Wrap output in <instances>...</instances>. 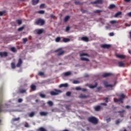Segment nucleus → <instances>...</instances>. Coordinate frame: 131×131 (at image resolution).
I'll list each match as a JSON object with an SVG mask.
<instances>
[{
  "label": "nucleus",
  "instance_id": "nucleus-1",
  "mask_svg": "<svg viewBox=\"0 0 131 131\" xmlns=\"http://www.w3.org/2000/svg\"><path fill=\"white\" fill-rule=\"evenodd\" d=\"M88 121L89 122L92 123L93 124H98L99 123V120L94 116H91L88 118Z\"/></svg>",
  "mask_w": 131,
  "mask_h": 131
},
{
  "label": "nucleus",
  "instance_id": "nucleus-2",
  "mask_svg": "<svg viewBox=\"0 0 131 131\" xmlns=\"http://www.w3.org/2000/svg\"><path fill=\"white\" fill-rule=\"evenodd\" d=\"M46 24V21L41 18H38L34 21V25H38V26H43Z\"/></svg>",
  "mask_w": 131,
  "mask_h": 131
},
{
  "label": "nucleus",
  "instance_id": "nucleus-3",
  "mask_svg": "<svg viewBox=\"0 0 131 131\" xmlns=\"http://www.w3.org/2000/svg\"><path fill=\"white\" fill-rule=\"evenodd\" d=\"M3 103V92L1 91L0 92V113L3 112V111H5V110L4 109V105L2 104Z\"/></svg>",
  "mask_w": 131,
  "mask_h": 131
},
{
  "label": "nucleus",
  "instance_id": "nucleus-4",
  "mask_svg": "<svg viewBox=\"0 0 131 131\" xmlns=\"http://www.w3.org/2000/svg\"><path fill=\"white\" fill-rule=\"evenodd\" d=\"M83 56H86L87 57H90V55H89L88 53H85L83 52L81 53L80 54V60H81V61H86L87 62H89V61H90V59H89L88 58H85L83 57Z\"/></svg>",
  "mask_w": 131,
  "mask_h": 131
},
{
  "label": "nucleus",
  "instance_id": "nucleus-5",
  "mask_svg": "<svg viewBox=\"0 0 131 131\" xmlns=\"http://www.w3.org/2000/svg\"><path fill=\"white\" fill-rule=\"evenodd\" d=\"M61 93H62V91L54 89V91L50 92V95L51 96H57V95L61 94Z\"/></svg>",
  "mask_w": 131,
  "mask_h": 131
},
{
  "label": "nucleus",
  "instance_id": "nucleus-6",
  "mask_svg": "<svg viewBox=\"0 0 131 131\" xmlns=\"http://www.w3.org/2000/svg\"><path fill=\"white\" fill-rule=\"evenodd\" d=\"M55 53H57V56H62V55H64V53H65L61 48L55 50Z\"/></svg>",
  "mask_w": 131,
  "mask_h": 131
},
{
  "label": "nucleus",
  "instance_id": "nucleus-7",
  "mask_svg": "<svg viewBox=\"0 0 131 131\" xmlns=\"http://www.w3.org/2000/svg\"><path fill=\"white\" fill-rule=\"evenodd\" d=\"M91 4L92 5H97V4L102 5V4H103V0H96L95 1L91 2Z\"/></svg>",
  "mask_w": 131,
  "mask_h": 131
},
{
  "label": "nucleus",
  "instance_id": "nucleus-8",
  "mask_svg": "<svg viewBox=\"0 0 131 131\" xmlns=\"http://www.w3.org/2000/svg\"><path fill=\"white\" fill-rule=\"evenodd\" d=\"M101 48L103 49H110L111 45L108 44H103L101 45Z\"/></svg>",
  "mask_w": 131,
  "mask_h": 131
},
{
  "label": "nucleus",
  "instance_id": "nucleus-9",
  "mask_svg": "<svg viewBox=\"0 0 131 131\" xmlns=\"http://www.w3.org/2000/svg\"><path fill=\"white\" fill-rule=\"evenodd\" d=\"M103 84H104L105 88H109V87L112 88H113V85L108 84V82H107V81H104L103 82Z\"/></svg>",
  "mask_w": 131,
  "mask_h": 131
},
{
  "label": "nucleus",
  "instance_id": "nucleus-10",
  "mask_svg": "<svg viewBox=\"0 0 131 131\" xmlns=\"http://www.w3.org/2000/svg\"><path fill=\"white\" fill-rule=\"evenodd\" d=\"M22 63H23V61H22V59L19 58L16 64V67H18V68L21 67V66L22 65Z\"/></svg>",
  "mask_w": 131,
  "mask_h": 131
},
{
  "label": "nucleus",
  "instance_id": "nucleus-11",
  "mask_svg": "<svg viewBox=\"0 0 131 131\" xmlns=\"http://www.w3.org/2000/svg\"><path fill=\"white\" fill-rule=\"evenodd\" d=\"M0 57H1V58H3V57H8V52H0Z\"/></svg>",
  "mask_w": 131,
  "mask_h": 131
},
{
  "label": "nucleus",
  "instance_id": "nucleus-12",
  "mask_svg": "<svg viewBox=\"0 0 131 131\" xmlns=\"http://www.w3.org/2000/svg\"><path fill=\"white\" fill-rule=\"evenodd\" d=\"M116 57H117V58H119V59H124L125 58V55L116 54Z\"/></svg>",
  "mask_w": 131,
  "mask_h": 131
},
{
  "label": "nucleus",
  "instance_id": "nucleus-13",
  "mask_svg": "<svg viewBox=\"0 0 131 131\" xmlns=\"http://www.w3.org/2000/svg\"><path fill=\"white\" fill-rule=\"evenodd\" d=\"M111 75H113V74L111 73H104L102 76L103 77H108V76H111Z\"/></svg>",
  "mask_w": 131,
  "mask_h": 131
},
{
  "label": "nucleus",
  "instance_id": "nucleus-14",
  "mask_svg": "<svg viewBox=\"0 0 131 131\" xmlns=\"http://www.w3.org/2000/svg\"><path fill=\"white\" fill-rule=\"evenodd\" d=\"M124 112H125V111L122 110V111H118L117 113L120 114V116H121V117H123L124 116V114H123V113H124Z\"/></svg>",
  "mask_w": 131,
  "mask_h": 131
},
{
  "label": "nucleus",
  "instance_id": "nucleus-15",
  "mask_svg": "<svg viewBox=\"0 0 131 131\" xmlns=\"http://www.w3.org/2000/svg\"><path fill=\"white\" fill-rule=\"evenodd\" d=\"M49 114V113L46 112H40V115L41 116H47Z\"/></svg>",
  "mask_w": 131,
  "mask_h": 131
},
{
  "label": "nucleus",
  "instance_id": "nucleus-16",
  "mask_svg": "<svg viewBox=\"0 0 131 131\" xmlns=\"http://www.w3.org/2000/svg\"><path fill=\"white\" fill-rule=\"evenodd\" d=\"M39 2V0H32V4L33 6H34L35 5H37V4H38Z\"/></svg>",
  "mask_w": 131,
  "mask_h": 131
},
{
  "label": "nucleus",
  "instance_id": "nucleus-17",
  "mask_svg": "<svg viewBox=\"0 0 131 131\" xmlns=\"http://www.w3.org/2000/svg\"><path fill=\"white\" fill-rule=\"evenodd\" d=\"M30 88L31 89L32 91H36V86L34 84H32L30 86Z\"/></svg>",
  "mask_w": 131,
  "mask_h": 131
},
{
  "label": "nucleus",
  "instance_id": "nucleus-18",
  "mask_svg": "<svg viewBox=\"0 0 131 131\" xmlns=\"http://www.w3.org/2000/svg\"><path fill=\"white\" fill-rule=\"evenodd\" d=\"M122 12H121V11H119L115 14V17L117 18L118 16H120V15H122Z\"/></svg>",
  "mask_w": 131,
  "mask_h": 131
},
{
  "label": "nucleus",
  "instance_id": "nucleus-19",
  "mask_svg": "<svg viewBox=\"0 0 131 131\" xmlns=\"http://www.w3.org/2000/svg\"><path fill=\"white\" fill-rule=\"evenodd\" d=\"M79 98H80V99H85V98H88V96L86 95L81 94L79 95Z\"/></svg>",
  "mask_w": 131,
  "mask_h": 131
},
{
  "label": "nucleus",
  "instance_id": "nucleus-20",
  "mask_svg": "<svg viewBox=\"0 0 131 131\" xmlns=\"http://www.w3.org/2000/svg\"><path fill=\"white\" fill-rule=\"evenodd\" d=\"M81 39L83 40V41H89V38H88V37H82Z\"/></svg>",
  "mask_w": 131,
  "mask_h": 131
},
{
  "label": "nucleus",
  "instance_id": "nucleus-21",
  "mask_svg": "<svg viewBox=\"0 0 131 131\" xmlns=\"http://www.w3.org/2000/svg\"><path fill=\"white\" fill-rule=\"evenodd\" d=\"M10 51L13 53H17V49L15 47H11L10 48Z\"/></svg>",
  "mask_w": 131,
  "mask_h": 131
},
{
  "label": "nucleus",
  "instance_id": "nucleus-22",
  "mask_svg": "<svg viewBox=\"0 0 131 131\" xmlns=\"http://www.w3.org/2000/svg\"><path fill=\"white\" fill-rule=\"evenodd\" d=\"M94 109L96 111H100L101 110V106L97 105L94 107Z\"/></svg>",
  "mask_w": 131,
  "mask_h": 131
},
{
  "label": "nucleus",
  "instance_id": "nucleus-23",
  "mask_svg": "<svg viewBox=\"0 0 131 131\" xmlns=\"http://www.w3.org/2000/svg\"><path fill=\"white\" fill-rule=\"evenodd\" d=\"M62 41L63 42H68L70 41V39L63 37Z\"/></svg>",
  "mask_w": 131,
  "mask_h": 131
},
{
  "label": "nucleus",
  "instance_id": "nucleus-24",
  "mask_svg": "<svg viewBox=\"0 0 131 131\" xmlns=\"http://www.w3.org/2000/svg\"><path fill=\"white\" fill-rule=\"evenodd\" d=\"M124 63L122 61H120L118 62L119 67H124Z\"/></svg>",
  "mask_w": 131,
  "mask_h": 131
},
{
  "label": "nucleus",
  "instance_id": "nucleus-25",
  "mask_svg": "<svg viewBox=\"0 0 131 131\" xmlns=\"http://www.w3.org/2000/svg\"><path fill=\"white\" fill-rule=\"evenodd\" d=\"M68 86V84L64 83V84H61L59 85V88H67Z\"/></svg>",
  "mask_w": 131,
  "mask_h": 131
},
{
  "label": "nucleus",
  "instance_id": "nucleus-26",
  "mask_svg": "<svg viewBox=\"0 0 131 131\" xmlns=\"http://www.w3.org/2000/svg\"><path fill=\"white\" fill-rule=\"evenodd\" d=\"M115 102H120L121 103H123V99L122 98H119L115 99Z\"/></svg>",
  "mask_w": 131,
  "mask_h": 131
},
{
  "label": "nucleus",
  "instance_id": "nucleus-27",
  "mask_svg": "<svg viewBox=\"0 0 131 131\" xmlns=\"http://www.w3.org/2000/svg\"><path fill=\"white\" fill-rule=\"evenodd\" d=\"M42 32H43V29H38L37 30V34H39V35L41 34V33H42Z\"/></svg>",
  "mask_w": 131,
  "mask_h": 131
},
{
  "label": "nucleus",
  "instance_id": "nucleus-28",
  "mask_svg": "<svg viewBox=\"0 0 131 131\" xmlns=\"http://www.w3.org/2000/svg\"><path fill=\"white\" fill-rule=\"evenodd\" d=\"M37 131H48L46 128H43V127H40L38 129H37Z\"/></svg>",
  "mask_w": 131,
  "mask_h": 131
},
{
  "label": "nucleus",
  "instance_id": "nucleus-29",
  "mask_svg": "<svg viewBox=\"0 0 131 131\" xmlns=\"http://www.w3.org/2000/svg\"><path fill=\"white\" fill-rule=\"evenodd\" d=\"M47 104H48L49 106H50V107H52V106H53V105H54V103H53V102L52 101H48L47 102Z\"/></svg>",
  "mask_w": 131,
  "mask_h": 131
},
{
  "label": "nucleus",
  "instance_id": "nucleus-30",
  "mask_svg": "<svg viewBox=\"0 0 131 131\" xmlns=\"http://www.w3.org/2000/svg\"><path fill=\"white\" fill-rule=\"evenodd\" d=\"M11 66L12 69H15L16 68V64H15V62H12L11 63Z\"/></svg>",
  "mask_w": 131,
  "mask_h": 131
},
{
  "label": "nucleus",
  "instance_id": "nucleus-31",
  "mask_svg": "<svg viewBox=\"0 0 131 131\" xmlns=\"http://www.w3.org/2000/svg\"><path fill=\"white\" fill-rule=\"evenodd\" d=\"M75 4L77 5V6H81V5H82V3H80L79 1H76L75 2Z\"/></svg>",
  "mask_w": 131,
  "mask_h": 131
},
{
  "label": "nucleus",
  "instance_id": "nucleus-32",
  "mask_svg": "<svg viewBox=\"0 0 131 131\" xmlns=\"http://www.w3.org/2000/svg\"><path fill=\"white\" fill-rule=\"evenodd\" d=\"M97 85H98V83H95V85H91L90 88V89H95V88H97Z\"/></svg>",
  "mask_w": 131,
  "mask_h": 131
},
{
  "label": "nucleus",
  "instance_id": "nucleus-33",
  "mask_svg": "<svg viewBox=\"0 0 131 131\" xmlns=\"http://www.w3.org/2000/svg\"><path fill=\"white\" fill-rule=\"evenodd\" d=\"M35 115V113L34 112H32L31 113L29 114V117H33Z\"/></svg>",
  "mask_w": 131,
  "mask_h": 131
},
{
  "label": "nucleus",
  "instance_id": "nucleus-34",
  "mask_svg": "<svg viewBox=\"0 0 131 131\" xmlns=\"http://www.w3.org/2000/svg\"><path fill=\"white\" fill-rule=\"evenodd\" d=\"M115 5L114 4H111L109 6L110 10H112V9H114L115 8Z\"/></svg>",
  "mask_w": 131,
  "mask_h": 131
},
{
  "label": "nucleus",
  "instance_id": "nucleus-35",
  "mask_svg": "<svg viewBox=\"0 0 131 131\" xmlns=\"http://www.w3.org/2000/svg\"><path fill=\"white\" fill-rule=\"evenodd\" d=\"M70 18V16H66L64 18V21L67 22V21H68V20H69Z\"/></svg>",
  "mask_w": 131,
  "mask_h": 131
},
{
  "label": "nucleus",
  "instance_id": "nucleus-36",
  "mask_svg": "<svg viewBox=\"0 0 131 131\" xmlns=\"http://www.w3.org/2000/svg\"><path fill=\"white\" fill-rule=\"evenodd\" d=\"M71 72H67L64 73V75L65 76H69V75H71Z\"/></svg>",
  "mask_w": 131,
  "mask_h": 131
},
{
  "label": "nucleus",
  "instance_id": "nucleus-37",
  "mask_svg": "<svg viewBox=\"0 0 131 131\" xmlns=\"http://www.w3.org/2000/svg\"><path fill=\"white\" fill-rule=\"evenodd\" d=\"M61 40V38L60 37H57L55 39V41L56 42H59Z\"/></svg>",
  "mask_w": 131,
  "mask_h": 131
},
{
  "label": "nucleus",
  "instance_id": "nucleus-38",
  "mask_svg": "<svg viewBox=\"0 0 131 131\" xmlns=\"http://www.w3.org/2000/svg\"><path fill=\"white\" fill-rule=\"evenodd\" d=\"M73 83H74V84H77L78 83H80V82H79L78 80H74L73 81Z\"/></svg>",
  "mask_w": 131,
  "mask_h": 131
},
{
  "label": "nucleus",
  "instance_id": "nucleus-39",
  "mask_svg": "<svg viewBox=\"0 0 131 131\" xmlns=\"http://www.w3.org/2000/svg\"><path fill=\"white\" fill-rule=\"evenodd\" d=\"M16 22H17V24H18V25H21V24H22V20H21L20 19L16 20Z\"/></svg>",
  "mask_w": 131,
  "mask_h": 131
},
{
  "label": "nucleus",
  "instance_id": "nucleus-40",
  "mask_svg": "<svg viewBox=\"0 0 131 131\" xmlns=\"http://www.w3.org/2000/svg\"><path fill=\"white\" fill-rule=\"evenodd\" d=\"M38 75L39 76H43V75H45V73L42 72H39L38 74Z\"/></svg>",
  "mask_w": 131,
  "mask_h": 131
},
{
  "label": "nucleus",
  "instance_id": "nucleus-41",
  "mask_svg": "<svg viewBox=\"0 0 131 131\" xmlns=\"http://www.w3.org/2000/svg\"><path fill=\"white\" fill-rule=\"evenodd\" d=\"M26 90H23V89H21L19 91V93L20 94H24V93H26Z\"/></svg>",
  "mask_w": 131,
  "mask_h": 131
},
{
  "label": "nucleus",
  "instance_id": "nucleus-42",
  "mask_svg": "<svg viewBox=\"0 0 131 131\" xmlns=\"http://www.w3.org/2000/svg\"><path fill=\"white\" fill-rule=\"evenodd\" d=\"M110 23H111V24H116V23H117V21H116V20H111L110 21Z\"/></svg>",
  "mask_w": 131,
  "mask_h": 131
},
{
  "label": "nucleus",
  "instance_id": "nucleus-43",
  "mask_svg": "<svg viewBox=\"0 0 131 131\" xmlns=\"http://www.w3.org/2000/svg\"><path fill=\"white\" fill-rule=\"evenodd\" d=\"M24 29V27H21L17 29L18 31H22Z\"/></svg>",
  "mask_w": 131,
  "mask_h": 131
},
{
  "label": "nucleus",
  "instance_id": "nucleus-44",
  "mask_svg": "<svg viewBox=\"0 0 131 131\" xmlns=\"http://www.w3.org/2000/svg\"><path fill=\"white\" fill-rule=\"evenodd\" d=\"M45 6H46V4H42L40 5V9H45Z\"/></svg>",
  "mask_w": 131,
  "mask_h": 131
},
{
  "label": "nucleus",
  "instance_id": "nucleus-45",
  "mask_svg": "<svg viewBox=\"0 0 131 131\" xmlns=\"http://www.w3.org/2000/svg\"><path fill=\"white\" fill-rule=\"evenodd\" d=\"M39 96H40L41 98H46V95L42 94H41V93H40V94H39Z\"/></svg>",
  "mask_w": 131,
  "mask_h": 131
},
{
  "label": "nucleus",
  "instance_id": "nucleus-46",
  "mask_svg": "<svg viewBox=\"0 0 131 131\" xmlns=\"http://www.w3.org/2000/svg\"><path fill=\"white\" fill-rule=\"evenodd\" d=\"M6 13V11H0V16H3L4 14Z\"/></svg>",
  "mask_w": 131,
  "mask_h": 131
},
{
  "label": "nucleus",
  "instance_id": "nucleus-47",
  "mask_svg": "<svg viewBox=\"0 0 131 131\" xmlns=\"http://www.w3.org/2000/svg\"><path fill=\"white\" fill-rule=\"evenodd\" d=\"M71 95V92H67L66 93V96H67L68 97H70Z\"/></svg>",
  "mask_w": 131,
  "mask_h": 131
},
{
  "label": "nucleus",
  "instance_id": "nucleus-48",
  "mask_svg": "<svg viewBox=\"0 0 131 131\" xmlns=\"http://www.w3.org/2000/svg\"><path fill=\"white\" fill-rule=\"evenodd\" d=\"M75 90L76 91H81V88H80V86H77L75 88Z\"/></svg>",
  "mask_w": 131,
  "mask_h": 131
},
{
  "label": "nucleus",
  "instance_id": "nucleus-49",
  "mask_svg": "<svg viewBox=\"0 0 131 131\" xmlns=\"http://www.w3.org/2000/svg\"><path fill=\"white\" fill-rule=\"evenodd\" d=\"M102 12H103V11L100 10H95L94 11V13H102Z\"/></svg>",
  "mask_w": 131,
  "mask_h": 131
},
{
  "label": "nucleus",
  "instance_id": "nucleus-50",
  "mask_svg": "<svg viewBox=\"0 0 131 131\" xmlns=\"http://www.w3.org/2000/svg\"><path fill=\"white\" fill-rule=\"evenodd\" d=\"M23 41L24 43H26V42L27 41V38H23Z\"/></svg>",
  "mask_w": 131,
  "mask_h": 131
},
{
  "label": "nucleus",
  "instance_id": "nucleus-51",
  "mask_svg": "<svg viewBox=\"0 0 131 131\" xmlns=\"http://www.w3.org/2000/svg\"><path fill=\"white\" fill-rule=\"evenodd\" d=\"M39 14H45V11L43 10H40L38 12Z\"/></svg>",
  "mask_w": 131,
  "mask_h": 131
},
{
  "label": "nucleus",
  "instance_id": "nucleus-52",
  "mask_svg": "<svg viewBox=\"0 0 131 131\" xmlns=\"http://www.w3.org/2000/svg\"><path fill=\"white\" fill-rule=\"evenodd\" d=\"M23 102V99L22 98H19L18 99V103H22Z\"/></svg>",
  "mask_w": 131,
  "mask_h": 131
},
{
  "label": "nucleus",
  "instance_id": "nucleus-53",
  "mask_svg": "<svg viewBox=\"0 0 131 131\" xmlns=\"http://www.w3.org/2000/svg\"><path fill=\"white\" fill-rule=\"evenodd\" d=\"M20 119V118H16L13 119V121H18Z\"/></svg>",
  "mask_w": 131,
  "mask_h": 131
},
{
  "label": "nucleus",
  "instance_id": "nucleus-54",
  "mask_svg": "<svg viewBox=\"0 0 131 131\" xmlns=\"http://www.w3.org/2000/svg\"><path fill=\"white\" fill-rule=\"evenodd\" d=\"M81 12L82 13V14H84V13H86V10H84L81 9Z\"/></svg>",
  "mask_w": 131,
  "mask_h": 131
},
{
  "label": "nucleus",
  "instance_id": "nucleus-55",
  "mask_svg": "<svg viewBox=\"0 0 131 131\" xmlns=\"http://www.w3.org/2000/svg\"><path fill=\"white\" fill-rule=\"evenodd\" d=\"M120 98L123 100V99H124V94H121L120 95Z\"/></svg>",
  "mask_w": 131,
  "mask_h": 131
},
{
  "label": "nucleus",
  "instance_id": "nucleus-56",
  "mask_svg": "<svg viewBox=\"0 0 131 131\" xmlns=\"http://www.w3.org/2000/svg\"><path fill=\"white\" fill-rule=\"evenodd\" d=\"M107 123L110 122L111 121V118H109L106 119Z\"/></svg>",
  "mask_w": 131,
  "mask_h": 131
},
{
  "label": "nucleus",
  "instance_id": "nucleus-57",
  "mask_svg": "<svg viewBox=\"0 0 131 131\" xmlns=\"http://www.w3.org/2000/svg\"><path fill=\"white\" fill-rule=\"evenodd\" d=\"M70 30V27H67L66 29V31H69Z\"/></svg>",
  "mask_w": 131,
  "mask_h": 131
},
{
  "label": "nucleus",
  "instance_id": "nucleus-58",
  "mask_svg": "<svg viewBox=\"0 0 131 131\" xmlns=\"http://www.w3.org/2000/svg\"><path fill=\"white\" fill-rule=\"evenodd\" d=\"M110 36H114V33L111 32L109 34Z\"/></svg>",
  "mask_w": 131,
  "mask_h": 131
},
{
  "label": "nucleus",
  "instance_id": "nucleus-59",
  "mask_svg": "<svg viewBox=\"0 0 131 131\" xmlns=\"http://www.w3.org/2000/svg\"><path fill=\"white\" fill-rule=\"evenodd\" d=\"M81 91H82V92H86L88 91V89L83 88L81 89Z\"/></svg>",
  "mask_w": 131,
  "mask_h": 131
},
{
  "label": "nucleus",
  "instance_id": "nucleus-60",
  "mask_svg": "<svg viewBox=\"0 0 131 131\" xmlns=\"http://www.w3.org/2000/svg\"><path fill=\"white\" fill-rule=\"evenodd\" d=\"M120 123V121H119V120H117L116 121V124H119Z\"/></svg>",
  "mask_w": 131,
  "mask_h": 131
},
{
  "label": "nucleus",
  "instance_id": "nucleus-61",
  "mask_svg": "<svg viewBox=\"0 0 131 131\" xmlns=\"http://www.w3.org/2000/svg\"><path fill=\"white\" fill-rule=\"evenodd\" d=\"M108 97H106L105 98V99H104V101H105V103H108Z\"/></svg>",
  "mask_w": 131,
  "mask_h": 131
},
{
  "label": "nucleus",
  "instance_id": "nucleus-62",
  "mask_svg": "<svg viewBox=\"0 0 131 131\" xmlns=\"http://www.w3.org/2000/svg\"><path fill=\"white\" fill-rule=\"evenodd\" d=\"M97 90L98 91H101V90H102V86L98 87Z\"/></svg>",
  "mask_w": 131,
  "mask_h": 131
},
{
  "label": "nucleus",
  "instance_id": "nucleus-63",
  "mask_svg": "<svg viewBox=\"0 0 131 131\" xmlns=\"http://www.w3.org/2000/svg\"><path fill=\"white\" fill-rule=\"evenodd\" d=\"M127 15L128 16V17H131V12H129L127 14Z\"/></svg>",
  "mask_w": 131,
  "mask_h": 131
},
{
  "label": "nucleus",
  "instance_id": "nucleus-64",
  "mask_svg": "<svg viewBox=\"0 0 131 131\" xmlns=\"http://www.w3.org/2000/svg\"><path fill=\"white\" fill-rule=\"evenodd\" d=\"M100 105H103V106H107V104L105 103H102L100 104Z\"/></svg>",
  "mask_w": 131,
  "mask_h": 131
}]
</instances>
